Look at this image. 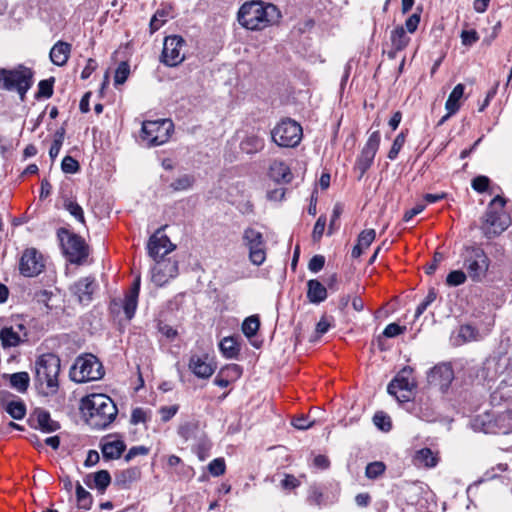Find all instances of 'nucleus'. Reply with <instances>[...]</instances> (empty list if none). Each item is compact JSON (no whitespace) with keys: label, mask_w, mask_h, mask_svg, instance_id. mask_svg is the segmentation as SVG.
Listing matches in <instances>:
<instances>
[{"label":"nucleus","mask_w":512,"mask_h":512,"mask_svg":"<svg viewBox=\"0 0 512 512\" xmlns=\"http://www.w3.org/2000/svg\"><path fill=\"white\" fill-rule=\"evenodd\" d=\"M80 410L86 423L93 429H105L116 418L118 409L113 400L105 394H92L81 400Z\"/></svg>","instance_id":"1"},{"label":"nucleus","mask_w":512,"mask_h":512,"mask_svg":"<svg viewBox=\"0 0 512 512\" xmlns=\"http://www.w3.org/2000/svg\"><path fill=\"white\" fill-rule=\"evenodd\" d=\"M281 14L273 4L247 2L238 11V22L248 30H262L278 22Z\"/></svg>","instance_id":"2"},{"label":"nucleus","mask_w":512,"mask_h":512,"mask_svg":"<svg viewBox=\"0 0 512 512\" xmlns=\"http://www.w3.org/2000/svg\"><path fill=\"white\" fill-rule=\"evenodd\" d=\"M506 200L497 195L489 203L483 216L481 229L486 238L492 239L503 233L511 224L510 216L505 213Z\"/></svg>","instance_id":"3"},{"label":"nucleus","mask_w":512,"mask_h":512,"mask_svg":"<svg viewBox=\"0 0 512 512\" xmlns=\"http://www.w3.org/2000/svg\"><path fill=\"white\" fill-rule=\"evenodd\" d=\"M34 72L19 65L13 69L0 68V89L15 91L21 101H25L28 90L33 85Z\"/></svg>","instance_id":"4"},{"label":"nucleus","mask_w":512,"mask_h":512,"mask_svg":"<svg viewBox=\"0 0 512 512\" xmlns=\"http://www.w3.org/2000/svg\"><path fill=\"white\" fill-rule=\"evenodd\" d=\"M461 258L463 268L471 281L480 283L486 278L491 261L484 249L478 245L465 246Z\"/></svg>","instance_id":"5"},{"label":"nucleus","mask_w":512,"mask_h":512,"mask_svg":"<svg viewBox=\"0 0 512 512\" xmlns=\"http://www.w3.org/2000/svg\"><path fill=\"white\" fill-rule=\"evenodd\" d=\"M60 359L52 353L41 355L35 363V379L39 385L46 384L51 393L58 389Z\"/></svg>","instance_id":"6"},{"label":"nucleus","mask_w":512,"mask_h":512,"mask_svg":"<svg viewBox=\"0 0 512 512\" xmlns=\"http://www.w3.org/2000/svg\"><path fill=\"white\" fill-rule=\"evenodd\" d=\"M104 376L102 363L92 354L79 356L70 369V378L77 383L96 381Z\"/></svg>","instance_id":"7"},{"label":"nucleus","mask_w":512,"mask_h":512,"mask_svg":"<svg viewBox=\"0 0 512 512\" xmlns=\"http://www.w3.org/2000/svg\"><path fill=\"white\" fill-rule=\"evenodd\" d=\"M57 235L68 260L74 264H82L89 255V248L85 240L65 228H60Z\"/></svg>","instance_id":"8"},{"label":"nucleus","mask_w":512,"mask_h":512,"mask_svg":"<svg viewBox=\"0 0 512 512\" xmlns=\"http://www.w3.org/2000/svg\"><path fill=\"white\" fill-rule=\"evenodd\" d=\"M174 130V124L170 119L144 121L141 130V139L147 142V146H159L166 143Z\"/></svg>","instance_id":"9"},{"label":"nucleus","mask_w":512,"mask_h":512,"mask_svg":"<svg viewBox=\"0 0 512 512\" xmlns=\"http://www.w3.org/2000/svg\"><path fill=\"white\" fill-rule=\"evenodd\" d=\"M272 140L280 147H296L303 136L302 127L296 121L288 118L282 120L271 131Z\"/></svg>","instance_id":"10"},{"label":"nucleus","mask_w":512,"mask_h":512,"mask_svg":"<svg viewBox=\"0 0 512 512\" xmlns=\"http://www.w3.org/2000/svg\"><path fill=\"white\" fill-rule=\"evenodd\" d=\"M242 240L249 250V260L251 263L256 266L262 265L266 259L263 234L252 227H248L243 232Z\"/></svg>","instance_id":"11"},{"label":"nucleus","mask_w":512,"mask_h":512,"mask_svg":"<svg viewBox=\"0 0 512 512\" xmlns=\"http://www.w3.org/2000/svg\"><path fill=\"white\" fill-rule=\"evenodd\" d=\"M380 145V132L374 131L370 134L367 142L356 159L354 169L359 172L360 180L371 167Z\"/></svg>","instance_id":"12"},{"label":"nucleus","mask_w":512,"mask_h":512,"mask_svg":"<svg viewBox=\"0 0 512 512\" xmlns=\"http://www.w3.org/2000/svg\"><path fill=\"white\" fill-rule=\"evenodd\" d=\"M412 368L409 366L404 367L395 378L388 384L387 392L395 396L399 402L408 401L410 396L403 393L398 395V391H403L406 393H411V391L416 387V383L413 378H411Z\"/></svg>","instance_id":"13"},{"label":"nucleus","mask_w":512,"mask_h":512,"mask_svg":"<svg viewBox=\"0 0 512 512\" xmlns=\"http://www.w3.org/2000/svg\"><path fill=\"white\" fill-rule=\"evenodd\" d=\"M184 44L185 40L181 36L166 37L161 55L162 62L170 67L179 65L185 59V55L182 53Z\"/></svg>","instance_id":"14"},{"label":"nucleus","mask_w":512,"mask_h":512,"mask_svg":"<svg viewBox=\"0 0 512 512\" xmlns=\"http://www.w3.org/2000/svg\"><path fill=\"white\" fill-rule=\"evenodd\" d=\"M42 254L35 248L26 249L19 261L20 274L25 277L38 276L44 270Z\"/></svg>","instance_id":"15"},{"label":"nucleus","mask_w":512,"mask_h":512,"mask_svg":"<svg viewBox=\"0 0 512 512\" xmlns=\"http://www.w3.org/2000/svg\"><path fill=\"white\" fill-rule=\"evenodd\" d=\"M164 228L165 226L159 228L148 241V254L154 261L163 259L165 255L175 249V245L170 239L166 235L161 234Z\"/></svg>","instance_id":"16"},{"label":"nucleus","mask_w":512,"mask_h":512,"mask_svg":"<svg viewBox=\"0 0 512 512\" xmlns=\"http://www.w3.org/2000/svg\"><path fill=\"white\" fill-rule=\"evenodd\" d=\"M151 274L152 282L157 286H163L171 278L177 276L178 264L176 261H172L171 259H158L155 261Z\"/></svg>","instance_id":"17"},{"label":"nucleus","mask_w":512,"mask_h":512,"mask_svg":"<svg viewBox=\"0 0 512 512\" xmlns=\"http://www.w3.org/2000/svg\"><path fill=\"white\" fill-rule=\"evenodd\" d=\"M454 379V371L450 363H441L434 366L428 373V382L446 391Z\"/></svg>","instance_id":"18"},{"label":"nucleus","mask_w":512,"mask_h":512,"mask_svg":"<svg viewBox=\"0 0 512 512\" xmlns=\"http://www.w3.org/2000/svg\"><path fill=\"white\" fill-rule=\"evenodd\" d=\"M508 365V358L505 356H493L487 358L480 370L479 376L491 382L500 379V373Z\"/></svg>","instance_id":"19"},{"label":"nucleus","mask_w":512,"mask_h":512,"mask_svg":"<svg viewBox=\"0 0 512 512\" xmlns=\"http://www.w3.org/2000/svg\"><path fill=\"white\" fill-rule=\"evenodd\" d=\"M189 369L198 378L207 379L212 376L216 366L208 355H192L189 360Z\"/></svg>","instance_id":"20"},{"label":"nucleus","mask_w":512,"mask_h":512,"mask_svg":"<svg viewBox=\"0 0 512 512\" xmlns=\"http://www.w3.org/2000/svg\"><path fill=\"white\" fill-rule=\"evenodd\" d=\"M97 287L94 277H84L75 282L70 290L82 304H88L92 300V295Z\"/></svg>","instance_id":"21"},{"label":"nucleus","mask_w":512,"mask_h":512,"mask_svg":"<svg viewBox=\"0 0 512 512\" xmlns=\"http://www.w3.org/2000/svg\"><path fill=\"white\" fill-rule=\"evenodd\" d=\"M30 422H36L33 427L40 429L42 432L51 433L60 428V424L53 420L50 413L42 408H36L30 417Z\"/></svg>","instance_id":"22"},{"label":"nucleus","mask_w":512,"mask_h":512,"mask_svg":"<svg viewBox=\"0 0 512 512\" xmlns=\"http://www.w3.org/2000/svg\"><path fill=\"white\" fill-rule=\"evenodd\" d=\"M85 484L90 488H96L103 494L111 483V476L107 470H100L96 473L86 475Z\"/></svg>","instance_id":"23"},{"label":"nucleus","mask_w":512,"mask_h":512,"mask_svg":"<svg viewBox=\"0 0 512 512\" xmlns=\"http://www.w3.org/2000/svg\"><path fill=\"white\" fill-rule=\"evenodd\" d=\"M71 52V45L58 41L50 50V59L53 64L63 66L67 63Z\"/></svg>","instance_id":"24"},{"label":"nucleus","mask_w":512,"mask_h":512,"mask_svg":"<svg viewBox=\"0 0 512 512\" xmlns=\"http://www.w3.org/2000/svg\"><path fill=\"white\" fill-rule=\"evenodd\" d=\"M307 298L311 303L319 304L326 300L327 289L318 280L311 279L307 282Z\"/></svg>","instance_id":"25"},{"label":"nucleus","mask_w":512,"mask_h":512,"mask_svg":"<svg viewBox=\"0 0 512 512\" xmlns=\"http://www.w3.org/2000/svg\"><path fill=\"white\" fill-rule=\"evenodd\" d=\"M270 177L276 182L289 183L292 179L290 168L279 160H274L270 165Z\"/></svg>","instance_id":"26"},{"label":"nucleus","mask_w":512,"mask_h":512,"mask_svg":"<svg viewBox=\"0 0 512 512\" xmlns=\"http://www.w3.org/2000/svg\"><path fill=\"white\" fill-rule=\"evenodd\" d=\"M139 289H140V279L138 278L135 281V283L133 284L132 289L126 295V297L124 299L123 309H124V313L128 319H131L135 314V311L137 308Z\"/></svg>","instance_id":"27"},{"label":"nucleus","mask_w":512,"mask_h":512,"mask_svg":"<svg viewBox=\"0 0 512 512\" xmlns=\"http://www.w3.org/2000/svg\"><path fill=\"white\" fill-rule=\"evenodd\" d=\"M413 461L417 466L433 468L437 465L439 458L430 448H422L416 451Z\"/></svg>","instance_id":"28"},{"label":"nucleus","mask_w":512,"mask_h":512,"mask_svg":"<svg viewBox=\"0 0 512 512\" xmlns=\"http://www.w3.org/2000/svg\"><path fill=\"white\" fill-rule=\"evenodd\" d=\"M125 449L126 445L122 440L109 441L101 445L103 457L107 460L120 458Z\"/></svg>","instance_id":"29"},{"label":"nucleus","mask_w":512,"mask_h":512,"mask_svg":"<svg viewBox=\"0 0 512 512\" xmlns=\"http://www.w3.org/2000/svg\"><path fill=\"white\" fill-rule=\"evenodd\" d=\"M264 139L258 135H247L240 143V149L246 154H255L264 148Z\"/></svg>","instance_id":"30"},{"label":"nucleus","mask_w":512,"mask_h":512,"mask_svg":"<svg viewBox=\"0 0 512 512\" xmlns=\"http://www.w3.org/2000/svg\"><path fill=\"white\" fill-rule=\"evenodd\" d=\"M0 341L4 349L17 347L20 343L24 342L17 332L8 326H5L0 330Z\"/></svg>","instance_id":"31"},{"label":"nucleus","mask_w":512,"mask_h":512,"mask_svg":"<svg viewBox=\"0 0 512 512\" xmlns=\"http://www.w3.org/2000/svg\"><path fill=\"white\" fill-rule=\"evenodd\" d=\"M464 94V85L463 84H457L452 92L450 93L446 103L445 108L447 111L450 112V114H455L459 108H460V99L462 98Z\"/></svg>","instance_id":"32"},{"label":"nucleus","mask_w":512,"mask_h":512,"mask_svg":"<svg viewBox=\"0 0 512 512\" xmlns=\"http://www.w3.org/2000/svg\"><path fill=\"white\" fill-rule=\"evenodd\" d=\"M307 502L311 506L322 507L327 504V497L319 485H311L308 490Z\"/></svg>","instance_id":"33"},{"label":"nucleus","mask_w":512,"mask_h":512,"mask_svg":"<svg viewBox=\"0 0 512 512\" xmlns=\"http://www.w3.org/2000/svg\"><path fill=\"white\" fill-rule=\"evenodd\" d=\"M9 378L10 385L12 388H14L20 393H24L27 391L30 382V377L27 372L13 373L9 376Z\"/></svg>","instance_id":"34"},{"label":"nucleus","mask_w":512,"mask_h":512,"mask_svg":"<svg viewBox=\"0 0 512 512\" xmlns=\"http://www.w3.org/2000/svg\"><path fill=\"white\" fill-rule=\"evenodd\" d=\"M219 348L224 357L233 359L239 353V346L233 337H225L219 343Z\"/></svg>","instance_id":"35"},{"label":"nucleus","mask_w":512,"mask_h":512,"mask_svg":"<svg viewBox=\"0 0 512 512\" xmlns=\"http://www.w3.org/2000/svg\"><path fill=\"white\" fill-rule=\"evenodd\" d=\"M390 38L392 46L396 51L404 49L409 42V38L406 36L405 30L402 26L396 27L391 32Z\"/></svg>","instance_id":"36"},{"label":"nucleus","mask_w":512,"mask_h":512,"mask_svg":"<svg viewBox=\"0 0 512 512\" xmlns=\"http://www.w3.org/2000/svg\"><path fill=\"white\" fill-rule=\"evenodd\" d=\"M170 7L158 9L150 20L151 33L159 30L167 21L170 16Z\"/></svg>","instance_id":"37"},{"label":"nucleus","mask_w":512,"mask_h":512,"mask_svg":"<svg viewBox=\"0 0 512 512\" xmlns=\"http://www.w3.org/2000/svg\"><path fill=\"white\" fill-rule=\"evenodd\" d=\"M5 410L15 420H21L26 415V406L21 400L8 402Z\"/></svg>","instance_id":"38"},{"label":"nucleus","mask_w":512,"mask_h":512,"mask_svg":"<svg viewBox=\"0 0 512 512\" xmlns=\"http://www.w3.org/2000/svg\"><path fill=\"white\" fill-rule=\"evenodd\" d=\"M139 471L131 468L122 471L115 479V484L121 488H128L129 485L138 478Z\"/></svg>","instance_id":"39"},{"label":"nucleus","mask_w":512,"mask_h":512,"mask_svg":"<svg viewBox=\"0 0 512 512\" xmlns=\"http://www.w3.org/2000/svg\"><path fill=\"white\" fill-rule=\"evenodd\" d=\"M76 498L80 508L85 510H89L91 508L93 503L92 495L90 492L85 490L79 482L76 483Z\"/></svg>","instance_id":"40"},{"label":"nucleus","mask_w":512,"mask_h":512,"mask_svg":"<svg viewBox=\"0 0 512 512\" xmlns=\"http://www.w3.org/2000/svg\"><path fill=\"white\" fill-rule=\"evenodd\" d=\"M259 326H260V320H259L258 316H256V315L249 316L244 320V322L242 324V332L246 337L251 338L256 335V333L259 329Z\"/></svg>","instance_id":"41"},{"label":"nucleus","mask_w":512,"mask_h":512,"mask_svg":"<svg viewBox=\"0 0 512 512\" xmlns=\"http://www.w3.org/2000/svg\"><path fill=\"white\" fill-rule=\"evenodd\" d=\"M194 177L192 175L184 174L175 179L171 184L170 188L173 191H185L192 187L194 184Z\"/></svg>","instance_id":"42"},{"label":"nucleus","mask_w":512,"mask_h":512,"mask_svg":"<svg viewBox=\"0 0 512 512\" xmlns=\"http://www.w3.org/2000/svg\"><path fill=\"white\" fill-rule=\"evenodd\" d=\"M54 78L41 80L38 84V91L35 95L36 99L50 98L53 95Z\"/></svg>","instance_id":"43"},{"label":"nucleus","mask_w":512,"mask_h":512,"mask_svg":"<svg viewBox=\"0 0 512 512\" xmlns=\"http://www.w3.org/2000/svg\"><path fill=\"white\" fill-rule=\"evenodd\" d=\"M499 388H510L509 396L512 395V362L508 359V365L500 373Z\"/></svg>","instance_id":"44"},{"label":"nucleus","mask_w":512,"mask_h":512,"mask_svg":"<svg viewBox=\"0 0 512 512\" xmlns=\"http://www.w3.org/2000/svg\"><path fill=\"white\" fill-rule=\"evenodd\" d=\"M64 208L79 222L84 223V212L82 207L75 201H72L70 199L64 200Z\"/></svg>","instance_id":"45"},{"label":"nucleus","mask_w":512,"mask_h":512,"mask_svg":"<svg viewBox=\"0 0 512 512\" xmlns=\"http://www.w3.org/2000/svg\"><path fill=\"white\" fill-rule=\"evenodd\" d=\"M468 275L463 270H453L446 277V284L450 287L462 285L467 280Z\"/></svg>","instance_id":"46"},{"label":"nucleus","mask_w":512,"mask_h":512,"mask_svg":"<svg viewBox=\"0 0 512 512\" xmlns=\"http://www.w3.org/2000/svg\"><path fill=\"white\" fill-rule=\"evenodd\" d=\"M386 466L383 462L375 461L369 463L365 469V475L369 479H376L385 472Z\"/></svg>","instance_id":"47"},{"label":"nucleus","mask_w":512,"mask_h":512,"mask_svg":"<svg viewBox=\"0 0 512 512\" xmlns=\"http://www.w3.org/2000/svg\"><path fill=\"white\" fill-rule=\"evenodd\" d=\"M225 372H232L234 375L239 376L240 367L236 364L229 365L221 370L220 374L214 379L215 385L225 388L229 385V380L221 377V374Z\"/></svg>","instance_id":"48"},{"label":"nucleus","mask_w":512,"mask_h":512,"mask_svg":"<svg viewBox=\"0 0 512 512\" xmlns=\"http://www.w3.org/2000/svg\"><path fill=\"white\" fill-rule=\"evenodd\" d=\"M373 423L382 431H389L392 427L390 417L384 412L380 411L375 413Z\"/></svg>","instance_id":"49"},{"label":"nucleus","mask_w":512,"mask_h":512,"mask_svg":"<svg viewBox=\"0 0 512 512\" xmlns=\"http://www.w3.org/2000/svg\"><path fill=\"white\" fill-rule=\"evenodd\" d=\"M437 297L436 290L434 288L429 289L425 299L417 306L415 311V317L422 315L425 310L435 301Z\"/></svg>","instance_id":"50"},{"label":"nucleus","mask_w":512,"mask_h":512,"mask_svg":"<svg viewBox=\"0 0 512 512\" xmlns=\"http://www.w3.org/2000/svg\"><path fill=\"white\" fill-rule=\"evenodd\" d=\"M129 74H130L129 64L127 62H121L115 71V77H114L115 85L123 84L127 80Z\"/></svg>","instance_id":"51"},{"label":"nucleus","mask_w":512,"mask_h":512,"mask_svg":"<svg viewBox=\"0 0 512 512\" xmlns=\"http://www.w3.org/2000/svg\"><path fill=\"white\" fill-rule=\"evenodd\" d=\"M406 139V134L404 132L399 133L393 141L392 147L388 152V158L390 160H394L397 158L400 150L402 149Z\"/></svg>","instance_id":"52"},{"label":"nucleus","mask_w":512,"mask_h":512,"mask_svg":"<svg viewBox=\"0 0 512 512\" xmlns=\"http://www.w3.org/2000/svg\"><path fill=\"white\" fill-rule=\"evenodd\" d=\"M52 297H53V293L51 291L38 290V291H35L33 299L37 303L43 304L48 312L49 310L52 309V306L50 305V301H51Z\"/></svg>","instance_id":"53"},{"label":"nucleus","mask_w":512,"mask_h":512,"mask_svg":"<svg viewBox=\"0 0 512 512\" xmlns=\"http://www.w3.org/2000/svg\"><path fill=\"white\" fill-rule=\"evenodd\" d=\"M63 140H64V129H60L56 132L55 139L49 149V156L52 160H54L58 156L61 146H62V143H63Z\"/></svg>","instance_id":"54"},{"label":"nucleus","mask_w":512,"mask_h":512,"mask_svg":"<svg viewBox=\"0 0 512 512\" xmlns=\"http://www.w3.org/2000/svg\"><path fill=\"white\" fill-rule=\"evenodd\" d=\"M61 169L64 173L74 174L79 171L80 166L77 160L71 156H65L61 163Z\"/></svg>","instance_id":"55"},{"label":"nucleus","mask_w":512,"mask_h":512,"mask_svg":"<svg viewBox=\"0 0 512 512\" xmlns=\"http://www.w3.org/2000/svg\"><path fill=\"white\" fill-rule=\"evenodd\" d=\"M376 237L374 229L363 230L359 236L357 242L364 248H368Z\"/></svg>","instance_id":"56"},{"label":"nucleus","mask_w":512,"mask_h":512,"mask_svg":"<svg viewBox=\"0 0 512 512\" xmlns=\"http://www.w3.org/2000/svg\"><path fill=\"white\" fill-rule=\"evenodd\" d=\"M406 331L405 326H400L397 323L388 324L382 332V336L386 338L396 337Z\"/></svg>","instance_id":"57"},{"label":"nucleus","mask_w":512,"mask_h":512,"mask_svg":"<svg viewBox=\"0 0 512 512\" xmlns=\"http://www.w3.org/2000/svg\"><path fill=\"white\" fill-rule=\"evenodd\" d=\"M208 470L213 476H220L225 472V461L222 458H216L208 465Z\"/></svg>","instance_id":"58"},{"label":"nucleus","mask_w":512,"mask_h":512,"mask_svg":"<svg viewBox=\"0 0 512 512\" xmlns=\"http://www.w3.org/2000/svg\"><path fill=\"white\" fill-rule=\"evenodd\" d=\"M332 320H333L332 317H328L326 315H323L321 317L319 322L316 324V329H315L317 338H319L320 336H322L329 330V328L331 327Z\"/></svg>","instance_id":"59"},{"label":"nucleus","mask_w":512,"mask_h":512,"mask_svg":"<svg viewBox=\"0 0 512 512\" xmlns=\"http://www.w3.org/2000/svg\"><path fill=\"white\" fill-rule=\"evenodd\" d=\"M489 183L488 177L480 175L472 180L471 186L475 191L483 193L488 189Z\"/></svg>","instance_id":"60"},{"label":"nucleus","mask_w":512,"mask_h":512,"mask_svg":"<svg viewBox=\"0 0 512 512\" xmlns=\"http://www.w3.org/2000/svg\"><path fill=\"white\" fill-rule=\"evenodd\" d=\"M325 226H326V217L321 215L317 219V221L314 225V228H313L312 238L314 241H319L321 239V237L323 236L324 230H325Z\"/></svg>","instance_id":"61"},{"label":"nucleus","mask_w":512,"mask_h":512,"mask_svg":"<svg viewBox=\"0 0 512 512\" xmlns=\"http://www.w3.org/2000/svg\"><path fill=\"white\" fill-rule=\"evenodd\" d=\"M458 335L463 339L464 342L475 340L477 336V330L470 325H462L459 329Z\"/></svg>","instance_id":"62"},{"label":"nucleus","mask_w":512,"mask_h":512,"mask_svg":"<svg viewBox=\"0 0 512 512\" xmlns=\"http://www.w3.org/2000/svg\"><path fill=\"white\" fill-rule=\"evenodd\" d=\"M196 424L187 422L179 427L178 433L185 440H189L194 436Z\"/></svg>","instance_id":"63"},{"label":"nucleus","mask_w":512,"mask_h":512,"mask_svg":"<svg viewBox=\"0 0 512 512\" xmlns=\"http://www.w3.org/2000/svg\"><path fill=\"white\" fill-rule=\"evenodd\" d=\"M315 421L309 420L305 415L295 417L292 421V425L299 430H306L314 425Z\"/></svg>","instance_id":"64"}]
</instances>
